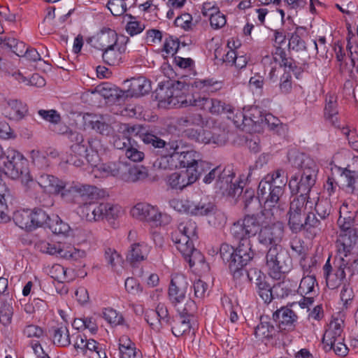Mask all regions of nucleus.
I'll return each mask as SVG.
<instances>
[{
  "label": "nucleus",
  "mask_w": 358,
  "mask_h": 358,
  "mask_svg": "<svg viewBox=\"0 0 358 358\" xmlns=\"http://www.w3.org/2000/svg\"><path fill=\"white\" fill-rule=\"evenodd\" d=\"M269 214L268 210L265 209L257 215H247L233 224L246 226L247 222L252 223L257 228L255 232L253 234H246L245 238L250 239L257 234L258 243L264 247L279 246L284 236V226L281 222L268 219Z\"/></svg>",
  "instance_id": "f257e3e1"
},
{
  "label": "nucleus",
  "mask_w": 358,
  "mask_h": 358,
  "mask_svg": "<svg viewBox=\"0 0 358 358\" xmlns=\"http://www.w3.org/2000/svg\"><path fill=\"white\" fill-rule=\"evenodd\" d=\"M241 226L232 224L230 228V234L232 238L238 243L235 252L228 261L229 268L234 277L242 275V271L245 266L252 259L255 252L252 249L251 240L245 238L246 234H253L256 227L252 223Z\"/></svg>",
  "instance_id": "f03ea898"
},
{
  "label": "nucleus",
  "mask_w": 358,
  "mask_h": 358,
  "mask_svg": "<svg viewBox=\"0 0 358 358\" xmlns=\"http://www.w3.org/2000/svg\"><path fill=\"white\" fill-rule=\"evenodd\" d=\"M287 182V177L282 169L267 174L259 182L257 194L264 201L265 208H279L282 206V198Z\"/></svg>",
  "instance_id": "7ed1b4c3"
},
{
  "label": "nucleus",
  "mask_w": 358,
  "mask_h": 358,
  "mask_svg": "<svg viewBox=\"0 0 358 358\" xmlns=\"http://www.w3.org/2000/svg\"><path fill=\"white\" fill-rule=\"evenodd\" d=\"M323 270L327 285L331 289H334L347 277L350 278L358 274V259H354L352 256L336 255L334 261V273H331L332 267L329 264V259L324 264Z\"/></svg>",
  "instance_id": "20e7f679"
},
{
  "label": "nucleus",
  "mask_w": 358,
  "mask_h": 358,
  "mask_svg": "<svg viewBox=\"0 0 358 358\" xmlns=\"http://www.w3.org/2000/svg\"><path fill=\"white\" fill-rule=\"evenodd\" d=\"M89 143L92 150V154H87L86 160L92 167L94 176L99 178L114 177L122 180L123 173L127 171V162L109 161L100 163L98 154L101 148L100 141L92 140Z\"/></svg>",
  "instance_id": "39448f33"
},
{
  "label": "nucleus",
  "mask_w": 358,
  "mask_h": 358,
  "mask_svg": "<svg viewBox=\"0 0 358 358\" xmlns=\"http://www.w3.org/2000/svg\"><path fill=\"white\" fill-rule=\"evenodd\" d=\"M78 213L86 221L94 222L104 218L108 220L116 219L123 213V210L118 205L90 200L78 206Z\"/></svg>",
  "instance_id": "423d86ee"
},
{
  "label": "nucleus",
  "mask_w": 358,
  "mask_h": 358,
  "mask_svg": "<svg viewBox=\"0 0 358 358\" xmlns=\"http://www.w3.org/2000/svg\"><path fill=\"white\" fill-rule=\"evenodd\" d=\"M185 87L184 83L178 81L171 87L160 88L157 92V98L162 104L169 107H196L195 103L200 99L201 94L192 93L185 95L182 92Z\"/></svg>",
  "instance_id": "0eeeda50"
},
{
  "label": "nucleus",
  "mask_w": 358,
  "mask_h": 358,
  "mask_svg": "<svg viewBox=\"0 0 358 358\" xmlns=\"http://www.w3.org/2000/svg\"><path fill=\"white\" fill-rule=\"evenodd\" d=\"M288 159L292 166L302 169L301 187L302 193L307 194L315 183L318 171L317 165L313 158L298 152H289Z\"/></svg>",
  "instance_id": "6e6552de"
},
{
  "label": "nucleus",
  "mask_w": 358,
  "mask_h": 358,
  "mask_svg": "<svg viewBox=\"0 0 358 358\" xmlns=\"http://www.w3.org/2000/svg\"><path fill=\"white\" fill-rule=\"evenodd\" d=\"M292 265V260L287 250L280 246L269 248L266 255V266L271 278L280 279L282 273L291 269Z\"/></svg>",
  "instance_id": "1a4fd4ad"
},
{
  "label": "nucleus",
  "mask_w": 358,
  "mask_h": 358,
  "mask_svg": "<svg viewBox=\"0 0 358 358\" xmlns=\"http://www.w3.org/2000/svg\"><path fill=\"white\" fill-rule=\"evenodd\" d=\"M133 217L145 221L153 226L165 225L170 222L171 217L162 213L156 206L147 203H138L131 209Z\"/></svg>",
  "instance_id": "9d476101"
},
{
  "label": "nucleus",
  "mask_w": 358,
  "mask_h": 358,
  "mask_svg": "<svg viewBox=\"0 0 358 358\" xmlns=\"http://www.w3.org/2000/svg\"><path fill=\"white\" fill-rule=\"evenodd\" d=\"M169 203L175 210L192 215H208L215 210L214 204L206 199L196 202L186 199H173Z\"/></svg>",
  "instance_id": "9b49d317"
},
{
  "label": "nucleus",
  "mask_w": 358,
  "mask_h": 358,
  "mask_svg": "<svg viewBox=\"0 0 358 358\" xmlns=\"http://www.w3.org/2000/svg\"><path fill=\"white\" fill-rule=\"evenodd\" d=\"M195 239V238L180 234L176 231L172 234V240L178 250L189 263L190 267L194 266L196 264L204 262L203 255L199 250L195 249L193 244V241Z\"/></svg>",
  "instance_id": "f8f14e48"
},
{
  "label": "nucleus",
  "mask_w": 358,
  "mask_h": 358,
  "mask_svg": "<svg viewBox=\"0 0 358 358\" xmlns=\"http://www.w3.org/2000/svg\"><path fill=\"white\" fill-rule=\"evenodd\" d=\"M96 192V187L94 186L74 182H66L64 192H62V197L80 206L90 200H93Z\"/></svg>",
  "instance_id": "ddd939ff"
},
{
  "label": "nucleus",
  "mask_w": 358,
  "mask_h": 358,
  "mask_svg": "<svg viewBox=\"0 0 358 358\" xmlns=\"http://www.w3.org/2000/svg\"><path fill=\"white\" fill-rule=\"evenodd\" d=\"M313 208V203L307 200L303 194L294 198L290 203L289 210V225L294 232L301 231L303 227V215L307 210V206Z\"/></svg>",
  "instance_id": "4468645a"
},
{
  "label": "nucleus",
  "mask_w": 358,
  "mask_h": 358,
  "mask_svg": "<svg viewBox=\"0 0 358 358\" xmlns=\"http://www.w3.org/2000/svg\"><path fill=\"white\" fill-rule=\"evenodd\" d=\"M127 239L130 243L126 258L133 266L145 261L150 252L151 247L144 241H137V233L135 231H130Z\"/></svg>",
  "instance_id": "2eb2a0df"
},
{
  "label": "nucleus",
  "mask_w": 358,
  "mask_h": 358,
  "mask_svg": "<svg viewBox=\"0 0 358 358\" xmlns=\"http://www.w3.org/2000/svg\"><path fill=\"white\" fill-rule=\"evenodd\" d=\"M234 174L230 169H222L220 176L216 180L215 188L223 196L236 197L243 192V186L237 181L233 182Z\"/></svg>",
  "instance_id": "dca6fc26"
},
{
  "label": "nucleus",
  "mask_w": 358,
  "mask_h": 358,
  "mask_svg": "<svg viewBox=\"0 0 358 358\" xmlns=\"http://www.w3.org/2000/svg\"><path fill=\"white\" fill-rule=\"evenodd\" d=\"M183 148L182 142V148L175 152L178 167L192 170H199V167L210 169L208 163L203 160V156L199 152L194 150H183Z\"/></svg>",
  "instance_id": "f3484780"
},
{
  "label": "nucleus",
  "mask_w": 358,
  "mask_h": 358,
  "mask_svg": "<svg viewBox=\"0 0 358 358\" xmlns=\"http://www.w3.org/2000/svg\"><path fill=\"white\" fill-rule=\"evenodd\" d=\"M182 148V141L172 140L168 142L167 148L159 152L160 157L153 162V167L159 170H168L178 168L175 152Z\"/></svg>",
  "instance_id": "a211bd4d"
},
{
  "label": "nucleus",
  "mask_w": 358,
  "mask_h": 358,
  "mask_svg": "<svg viewBox=\"0 0 358 358\" xmlns=\"http://www.w3.org/2000/svg\"><path fill=\"white\" fill-rule=\"evenodd\" d=\"M3 173L11 179L16 180L20 178L23 185L28 189L36 186L35 180L31 177L26 167V162L15 163L13 164L5 163Z\"/></svg>",
  "instance_id": "6ab92c4d"
},
{
  "label": "nucleus",
  "mask_w": 358,
  "mask_h": 358,
  "mask_svg": "<svg viewBox=\"0 0 358 358\" xmlns=\"http://www.w3.org/2000/svg\"><path fill=\"white\" fill-rule=\"evenodd\" d=\"M189 284L187 278L182 274L173 275L169 289V299L173 306L183 303L187 297Z\"/></svg>",
  "instance_id": "aec40b11"
},
{
  "label": "nucleus",
  "mask_w": 358,
  "mask_h": 358,
  "mask_svg": "<svg viewBox=\"0 0 358 358\" xmlns=\"http://www.w3.org/2000/svg\"><path fill=\"white\" fill-rule=\"evenodd\" d=\"M201 172L199 170L186 169L171 173L167 179V183L172 189H182L197 180Z\"/></svg>",
  "instance_id": "412c9836"
},
{
  "label": "nucleus",
  "mask_w": 358,
  "mask_h": 358,
  "mask_svg": "<svg viewBox=\"0 0 358 358\" xmlns=\"http://www.w3.org/2000/svg\"><path fill=\"white\" fill-rule=\"evenodd\" d=\"M355 247L358 248V230L340 231L336 241V255L352 256L351 251Z\"/></svg>",
  "instance_id": "4be33fe9"
},
{
  "label": "nucleus",
  "mask_w": 358,
  "mask_h": 358,
  "mask_svg": "<svg viewBox=\"0 0 358 358\" xmlns=\"http://www.w3.org/2000/svg\"><path fill=\"white\" fill-rule=\"evenodd\" d=\"M44 193L48 194H59L64 192L66 182L55 177V176L43 173L35 181Z\"/></svg>",
  "instance_id": "5701e85b"
},
{
  "label": "nucleus",
  "mask_w": 358,
  "mask_h": 358,
  "mask_svg": "<svg viewBox=\"0 0 358 358\" xmlns=\"http://www.w3.org/2000/svg\"><path fill=\"white\" fill-rule=\"evenodd\" d=\"M90 41L95 48L104 50L117 45L118 43V36L115 30L103 27L94 36L90 38Z\"/></svg>",
  "instance_id": "b1692460"
},
{
  "label": "nucleus",
  "mask_w": 358,
  "mask_h": 358,
  "mask_svg": "<svg viewBox=\"0 0 358 358\" xmlns=\"http://www.w3.org/2000/svg\"><path fill=\"white\" fill-rule=\"evenodd\" d=\"M341 341H344L341 323L338 320L331 321L323 336L324 349L327 352L330 351L336 343Z\"/></svg>",
  "instance_id": "393cba45"
},
{
  "label": "nucleus",
  "mask_w": 358,
  "mask_h": 358,
  "mask_svg": "<svg viewBox=\"0 0 358 358\" xmlns=\"http://www.w3.org/2000/svg\"><path fill=\"white\" fill-rule=\"evenodd\" d=\"M273 319L278 322L281 330L292 331L294 329L298 317L288 308H281L273 314Z\"/></svg>",
  "instance_id": "a878e982"
},
{
  "label": "nucleus",
  "mask_w": 358,
  "mask_h": 358,
  "mask_svg": "<svg viewBox=\"0 0 358 358\" xmlns=\"http://www.w3.org/2000/svg\"><path fill=\"white\" fill-rule=\"evenodd\" d=\"M196 107L209 111L212 114H220L231 111V106L217 99H208L205 95H200V99L196 101Z\"/></svg>",
  "instance_id": "bb28decb"
},
{
  "label": "nucleus",
  "mask_w": 358,
  "mask_h": 358,
  "mask_svg": "<svg viewBox=\"0 0 358 358\" xmlns=\"http://www.w3.org/2000/svg\"><path fill=\"white\" fill-rule=\"evenodd\" d=\"M74 348L78 353L88 355V352H96L99 358L106 354L99 348L98 343L94 339H87L85 336L78 335L73 344Z\"/></svg>",
  "instance_id": "cd10ccee"
},
{
  "label": "nucleus",
  "mask_w": 358,
  "mask_h": 358,
  "mask_svg": "<svg viewBox=\"0 0 358 358\" xmlns=\"http://www.w3.org/2000/svg\"><path fill=\"white\" fill-rule=\"evenodd\" d=\"M27 105L17 99H8L3 106V113L4 115L13 120H22L27 113Z\"/></svg>",
  "instance_id": "c85d7f7f"
},
{
  "label": "nucleus",
  "mask_w": 358,
  "mask_h": 358,
  "mask_svg": "<svg viewBox=\"0 0 358 358\" xmlns=\"http://www.w3.org/2000/svg\"><path fill=\"white\" fill-rule=\"evenodd\" d=\"M145 319L155 330H159L163 323H168V311L163 304H159L156 310L146 311Z\"/></svg>",
  "instance_id": "c756f323"
},
{
  "label": "nucleus",
  "mask_w": 358,
  "mask_h": 358,
  "mask_svg": "<svg viewBox=\"0 0 358 358\" xmlns=\"http://www.w3.org/2000/svg\"><path fill=\"white\" fill-rule=\"evenodd\" d=\"M71 141L73 142L71 149L74 155L85 157L86 159L87 154H92V150L89 142L92 140H96V138H92L85 142L83 135L77 132H73L71 134Z\"/></svg>",
  "instance_id": "7c9ffc66"
},
{
  "label": "nucleus",
  "mask_w": 358,
  "mask_h": 358,
  "mask_svg": "<svg viewBox=\"0 0 358 358\" xmlns=\"http://www.w3.org/2000/svg\"><path fill=\"white\" fill-rule=\"evenodd\" d=\"M276 333L271 319L268 316H262L259 324L255 329V336L262 341H268Z\"/></svg>",
  "instance_id": "2f4dec72"
},
{
  "label": "nucleus",
  "mask_w": 358,
  "mask_h": 358,
  "mask_svg": "<svg viewBox=\"0 0 358 358\" xmlns=\"http://www.w3.org/2000/svg\"><path fill=\"white\" fill-rule=\"evenodd\" d=\"M126 51V45L118 43L112 48L103 50V62L110 66L119 65L122 62V56Z\"/></svg>",
  "instance_id": "473e14b6"
},
{
  "label": "nucleus",
  "mask_w": 358,
  "mask_h": 358,
  "mask_svg": "<svg viewBox=\"0 0 358 358\" xmlns=\"http://www.w3.org/2000/svg\"><path fill=\"white\" fill-rule=\"evenodd\" d=\"M192 87L196 90L199 94L214 93L222 87V84L213 78L196 79L192 83Z\"/></svg>",
  "instance_id": "72a5a7b5"
},
{
  "label": "nucleus",
  "mask_w": 358,
  "mask_h": 358,
  "mask_svg": "<svg viewBox=\"0 0 358 358\" xmlns=\"http://www.w3.org/2000/svg\"><path fill=\"white\" fill-rule=\"evenodd\" d=\"M148 177V169L144 166H131L127 163V171L123 173L122 180L128 182L143 181Z\"/></svg>",
  "instance_id": "f704fd0d"
},
{
  "label": "nucleus",
  "mask_w": 358,
  "mask_h": 358,
  "mask_svg": "<svg viewBox=\"0 0 358 358\" xmlns=\"http://www.w3.org/2000/svg\"><path fill=\"white\" fill-rule=\"evenodd\" d=\"M303 276L301 280L298 292L301 295L315 294L316 293L315 287H317L315 277L310 274L308 268L305 271L304 267H303Z\"/></svg>",
  "instance_id": "c9c22d12"
},
{
  "label": "nucleus",
  "mask_w": 358,
  "mask_h": 358,
  "mask_svg": "<svg viewBox=\"0 0 358 358\" xmlns=\"http://www.w3.org/2000/svg\"><path fill=\"white\" fill-rule=\"evenodd\" d=\"M257 278L255 284L257 292L265 303H270L272 300V292L270 285L266 282L265 276L261 271H254Z\"/></svg>",
  "instance_id": "e433bc0d"
},
{
  "label": "nucleus",
  "mask_w": 358,
  "mask_h": 358,
  "mask_svg": "<svg viewBox=\"0 0 358 358\" xmlns=\"http://www.w3.org/2000/svg\"><path fill=\"white\" fill-rule=\"evenodd\" d=\"M150 90V83L145 78L138 77L131 80L129 92L131 96H143L145 94H148Z\"/></svg>",
  "instance_id": "4c0bfd02"
},
{
  "label": "nucleus",
  "mask_w": 358,
  "mask_h": 358,
  "mask_svg": "<svg viewBox=\"0 0 358 358\" xmlns=\"http://www.w3.org/2000/svg\"><path fill=\"white\" fill-rule=\"evenodd\" d=\"M245 123L247 124L248 131H250L255 125H263L264 115L260 108L257 106H251L245 108Z\"/></svg>",
  "instance_id": "58836bf2"
},
{
  "label": "nucleus",
  "mask_w": 358,
  "mask_h": 358,
  "mask_svg": "<svg viewBox=\"0 0 358 358\" xmlns=\"http://www.w3.org/2000/svg\"><path fill=\"white\" fill-rule=\"evenodd\" d=\"M13 221L20 228L32 231L31 211L29 210H20L14 213Z\"/></svg>",
  "instance_id": "ea45409f"
},
{
  "label": "nucleus",
  "mask_w": 358,
  "mask_h": 358,
  "mask_svg": "<svg viewBox=\"0 0 358 358\" xmlns=\"http://www.w3.org/2000/svg\"><path fill=\"white\" fill-rule=\"evenodd\" d=\"M94 92H97L104 99H110L112 101L118 99L124 95V92L115 87L110 86V85L108 83L98 85L95 88L94 92H92V93Z\"/></svg>",
  "instance_id": "a19ab883"
},
{
  "label": "nucleus",
  "mask_w": 358,
  "mask_h": 358,
  "mask_svg": "<svg viewBox=\"0 0 358 358\" xmlns=\"http://www.w3.org/2000/svg\"><path fill=\"white\" fill-rule=\"evenodd\" d=\"M347 182V187L351 192H354L356 189V183L358 182V159L352 165L348 166L343 172Z\"/></svg>",
  "instance_id": "79ce46f5"
},
{
  "label": "nucleus",
  "mask_w": 358,
  "mask_h": 358,
  "mask_svg": "<svg viewBox=\"0 0 358 358\" xmlns=\"http://www.w3.org/2000/svg\"><path fill=\"white\" fill-rule=\"evenodd\" d=\"M348 205L343 203L340 208V216L338 219V224L341 228V231L350 230H358L357 228L353 227L354 225V214L348 216H344L343 214L348 212Z\"/></svg>",
  "instance_id": "37998d69"
},
{
  "label": "nucleus",
  "mask_w": 358,
  "mask_h": 358,
  "mask_svg": "<svg viewBox=\"0 0 358 358\" xmlns=\"http://www.w3.org/2000/svg\"><path fill=\"white\" fill-rule=\"evenodd\" d=\"M185 303H180L174 306L176 307L180 317L190 319L193 317L196 313L197 307L195 302L189 298L185 300Z\"/></svg>",
  "instance_id": "c03bdc74"
},
{
  "label": "nucleus",
  "mask_w": 358,
  "mask_h": 358,
  "mask_svg": "<svg viewBox=\"0 0 358 358\" xmlns=\"http://www.w3.org/2000/svg\"><path fill=\"white\" fill-rule=\"evenodd\" d=\"M63 247L59 243H52L46 241H38L35 243V248L38 251L50 255L61 257Z\"/></svg>",
  "instance_id": "a18cd8bd"
},
{
  "label": "nucleus",
  "mask_w": 358,
  "mask_h": 358,
  "mask_svg": "<svg viewBox=\"0 0 358 358\" xmlns=\"http://www.w3.org/2000/svg\"><path fill=\"white\" fill-rule=\"evenodd\" d=\"M0 45L10 49L16 55L21 57L24 52V43L19 42L14 38H7L3 34L0 35Z\"/></svg>",
  "instance_id": "49530a36"
},
{
  "label": "nucleus",
  "mask_w": 358,
  "mask_h": 358,
  "mask_svg": "<svg viewBox=\"0 0 358 358\" xmlns=\"http://www.w3.org/2000/svg\"><path fill=\"white\" fill-rule=\"evenodd\" d=\"M69 272L70 271L60 264H54L48 269L50 277L59 282L73 280V276L69 275Z\"/></svg>",
  "instance_id": "de8ad7c7"
},
{
  "label": "nucleus",
  "mask_w": 358,
  "mask_h": 358,
  "mask_svg": "<svg viewBox=\"0 0 358 358\" xmlns=\"http://www.w3.org/2000/svg\"><path fill=\"white\" fill-rule=\"evenodd\" d=\"M53 343L59 346L66 347L71 344L69 332L66 327L60 326L53 329Z\"/></svg>",
  "instance_id": "09e8293b"
},
{
  "label": "nucleus",
  "mask_w": 358,
  "mask_h": 358,
  "mask_svg": "<svg viewBox=\"0 0 358 358\" xmlns=\"http://www.w3.org/2000/svg\"><path fill=\"white\" fill-rule=\"evenodd\" d=\"M143 142L155 150L157 153L165 150L168 147V142L149 131L145 136Z\"/></svg>",
  "instance_id": "8fccbe9b"
},
{
  "label": "nucleus",
  "mask_w": 358,
  "mask_h": 358,
  "mask_svg": "<svg viewBox=\"0 0 358 358\" xmlns=\"http://www.w3.org/2000/svg\"><path fill=\"white\" fill-rule=\"evenodd\" d=\"M178 124L180 127H187L190 126L201 127L204 124L202 115L197 113H188L182 116L178 120Z\"/></svg>",
  "instance_id": "3c124183"
},
{
  "label": "nucleus",
  "mask_w": 358,
  "mask_h": 358,
  "mask_svg": "<svg viewBox=\"0 0 358 358\" xmlns=\"http://www.w3.org/2000/svg\"><path fill=\"white\" fill-rule=\"evenodd\" d=\"M263 125H266L270 130L278 134H282L286 131V125L281 123L280 120L270 113L264 114Z\"/></svg>",
  "instance_id": "603ef678"
},
{
  "label": "nucleus",
  "mask_w": 358,
  "mask_h": 358,
  "mask_svg": "<svg viewBox=\"0 0 358 358\" xmlns=\"http://www.w3.org/2000/svg\"><path fill=\"white\" fill-rule=\"evenodd\" d=\"M187 136L189 138L203 144H210V138H213L211 131L206 129L194 130L189 129L187 131Z\"/></svg>",
  "instance_id": "864d4df0"
},
{
  "label": "nucleus",
  "mask_w": 358,
  "mask_h": 358,
  "mask_svg": "<svg viewBox=\"0 0 358 358\" xmlns=\"http://www.w3.org/2000/svg\"><path fill=\"white\" fill-rule=\"evenodd\" d=\"M303 229L310 231L316 235L322 231V225L321 221L317 219L315 213L308 212L307 216L303 222Z\"/></svg>",
  "instance_id": "5fc2aeb1"
},
{
  "label": "nucleus",
  "mask_w": 358,
  "mask_h": 358,
  "mask_svg": "<svg viewBox=\"0 0 358 358\" xmlns=\"http://www.w3.org/2000/svg\"><path fill=\"white\" fill-rule=\"evenodd\" d=\"M148 131V129L141 124L124 125V134L129 138L131 137H138L143 141Z\"/></svg>",
  "instance_id": "6e6d98bb"
},
{
  "label": "nucleus",
  "mask_w": 358,
  "mask_h": 358,
  "mask_svg": "<svg viewBox=\"0 0 358 358\" xmlns=\"http://www.w3.org/2000/svg\"><path fill=\"white\" fill-rule=\"evenodd\" d=\"M50 222L48 215L42 209L31 211L32 229L48 224Z\"/></svg>",
  "instance_id": "4d7b16f0"
},
{
  "label": "nucleus",
  "mask_w": 358,
  "mask_h": 358,
  "mask_svg": "<svg viewBox=\"0 0 358 358\" xmlns=\"http://www.w3.org/2000/svg\"><path fill=\"white\" fill-rule=\"evenodd\" d=\"M196 229L197 226L196 222L192 220H187L179 224L176 232L180 234L197 238Z\"/></svg>",
  "instance_id": "13d9d810"
},
{
  "label": "nucleus",
  "mask_w": 358,
  "mask_h": 358,
  "mask_svg": "<svg viewBox=\"0 0 358 358\" xmlns=\"http://www.w3.org/2000/svg\"><path fill=\"white\" fill-rule=\"evenodd\" d=\"M85 122L92 127V128L101 134H108L109 131L108 124L98 120L96 116L90 114H86L84 116Z\"/></svg>",
  "instance_id": "bf43d9fd"
},
{
  "label": "nucleus",
  "mask_w": 358,
  "mask_h": 358,
  "mask_svg": "<svg viewBox=\"0 0 358 358\" xmlns=\"http://www.w3.org/2000/svg\"><path fill=\"white\" fill-rule=\"evenodd\" d=\"M103 317L112 326H117L122 324L123 317L113 308H105L102 313Z\"/></svg>",
  "instance_id": "052dcab7"
},
{
  "label": "nucleus",
  "mask_w": 358,
  "mask_h": 358,
  "mask_svg": "<svg viewBox=\"0 0 358 358\" xmlns=\"http://www.w3.org/2000/svg\"><path fill=\"white\" fill-rule=\"evenodd\" d=\"M10 196V191L4 182H0V222L6 220L4 210L7 208V198Z\"/></svg>",
  "instance_id": "680f3d73"
},
{
  "label": "nucleus",
  "mask_w": 358,
  "mask_h": 358,
  "mask_svg": "<svg viewBox=\"0 0 358 358\" xmlns=\"http://www.w3.org/2000/svg\"><path fill=\"white\" fill-rule=\"evenodd\" d=\"M299 28L293 33L289 40V48L296 52H303L306 50L305 41L299 34Z\"/></svg>",
  "instance_id": "e2e57ef3"
},
{
  "label": "nucleus",
  "mask_w": 358,
  "mask_h": 358,
  "mask_svg": "<svg viewBox=\"0 0 358 358\" xmlns=\"http://www.w3.org/2000/svg\"><path fill=\"white\" fill-rule=\"evenodd\" d=\"M105 259L112 269L115 270L119 266H121L122 259L120 254L114 249L107 248L105 250Z\"/></svg>",
  "instance_id": "0e129e2a"
},
{
  "label": "nucleus",
  "mask_w": 358,
  "mask_h": 358,
  "mask_svg": "<svg viewBox=\"0 0 358 358\" xmlns=\"http://www.w3.org/2000/svg\"><path fill=\"white\" fill-rule=\"evenodd\" d=\"M325 106V115L327 118L330 119L333 124H335L334 117L336 120V115L338 113L336 108V99L333 95H329L326 99Z\"/></svg>",
  "instance_id": "69168bd1"
},
{
  "label": "nucleus",
  "mask_w": 358,
  "mask_h": 358,
  "mask_svg": "<svg viewBox=\"0 0 358 358\" xmlns=\"http://www.w3.org/2000/svg\"><path fill=\"white\" fill-rule=\"evenodd\" d=\"M190 328V319L180 317V320L176 322L171 329L173 335L179 337L188 331Z\"/></svg>",
  "instance_id": "338daca9"
},
{
  "label": "nucleus",
  "mask_w": 358,
  "mask_h": 358,
  "mask_svg": "<svg viewBox=\"0 0 358 358\" xmlns=\"http://www.w3.org/2000/svg\"><path fill=\"white\" fill-rule=\"evenodd\" d=\"M107 7L114 16H120L127 10L124 0H109Z\"/></svg>",
  "instance_id": "774afa93"
}]
</instances>
